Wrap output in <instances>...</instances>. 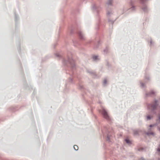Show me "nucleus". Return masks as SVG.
<instances>
[{"label": "nucleus", "mask_w": 160, "mask_h": 160, "mask_svg": "<svg viewBox=\"0 0 160 160\" xmlns=\"http://www.w3.org/2000/svg\"><path fill=\"white\" fill-rule=\"evenodd\" d=\"M153 133L152 132H150V133H149V132H148V133H147V134L148 135H150V134H153Z\"/></svg>", "instance_id": "nucleus-7"}, {"label": "nucleus", "mask_w": 160, "mask_h": 160, "mask_svg": "<svg viewBox=\"0 0 160 160\" xmlns=\"http://www.w3.org/2000/svg\"><path fill=\"white\" fill-rule=\"evenodd\" d=\"M125 141H126V142L128 143H130V141L128 139H126L125 140Z\"/></svg>", "instance_id": "nucleus-6"}, {"label": "nucleus", "mask_w": 160, "mask_h": 160, "mask_svg": "<svg viewBox=\"0 0 160 160\" xmlns=\"http://www.w3.org/2000/svg\"><path fill=\"white\" fill-rule=\"evenodd\" d=\"M152 126H153V125H150V127H152Z\"/></svg>", "instance_id": "nucleus-11"}, {"label": "nucleus", "mask_w": 160, "mask_h": 160, "mask_svg": "<svg viewBox=\"0 0 160 160\" xmlns=\"http://www.w3.org/2000/svg\"><path fill=\"white\" fill-rule=\"evenodd\" d=\"M159 130L160 131V129H159Z\"/></svg>", "instance_id": "nucleus-13"}, {"label": "nucleus", "mask_w": 160, "mask_h": 160, "mask_svg": "<svg viewBox=\"0 0 160 160\" xmlns=\"http://www.w3.org/2000/svg\"><path fill=\"white\" fill-rule=\"evenodd\" d=\"M102 113L105 118L107 119H108L109 117L107 113V112L105 109H102Z\"/></svg>", "instance_id": "nucleus-1"}, {"label": "nucleus", "mask_w": 160, "mask_h": 160, "mask_svg": "<svg viewBox=\"0 0 160 160\" xmlns=\"http://www.w3.org/2000/svg\"><path fill=\"white\" fill-rule=\"evenodd\" d=\"M157 151L158 153L160 154V145H159V147L157 149Z\"/></svg>", "instance_id": "nucleus-5"}, {"label": "nucleus", "mask_w": 160, "mask_h": 160, "mask_svg": "<svg viewBox=\"0 0 160 160\" xmlns=\"http://www.w3.org/2000/svg\"><path fill=\"white\" fill-rule=\"evenodd\" d=\"M139 160H144V159L142 158H141V159H140Z\"/></svg>", "instance_id": "nucleus-10"}, {"label": "nucleus", "mask_w": 160, "mask_h": 160, "mask_svg": "<svg viewBox=\"0 0 160 160\" xmlns=\"http://www.w3.org/2000/svg\"><path fill=\"white\" fill-rule=\"evenodd\" d=\"M103 82L104 84H105L107 83V80H104L103 81Z\"/></svg>", "instance_id": "nucleus-9"}, {"label": "nucleus", "mask_w": 160, "mask_h": 160, "mask_svg": "<svg viewBox=\"0 0 160 160\" xmlns=\"http://www.w3.org/2000/svg\"><path fill=\"white\" fill-rule=\"evenodd\" d=\"M92 58L94 60H96L98 58V56H93Z\"/></svg>", "instance_id": "nucleus-4"}, {"label": "nucleus", "mask_w": 160, "mask_h": 160, "mask_svg": "<svg viewBox=\"0 0 160 160\" xmlns=\"http://www.w3.org/2000/svg\"><path fill=\"white\" fill-rule=\"evenodd\" d=\"M157 101H155V103L154 105H150L148 106V108L150 109H155L157 105Z\"/></svg>", "instance_id": "nucleus-2"}, {"label": "nucleus", "mask_w": 160, "mask_h": 160, "mask_svg": "<svg viewBox=\"0 0 160 160\" xmlns=\"http://www.w3.org/2000/svg\"><path fill=\"white\" fill-rule=\"evenodd\" d=\"M111 4V3H110H110H109V2H108V4Z\"/></svg>", "instance_id": "nucleus-12"}, {"label": "nucleus", "mask_w": 160, "mask_h": 160, "mask_svg": "<svg viewBox=\"0 0 160 160\" xmlns=\"http://www.w3.org/2000/svg\"><path fill=\"white\" fill-rule=\"evenodd\" d=\"M73 148H74V149H75V150H77L78 149V147L77 145H74Z\"/></svg>", "instance_id": "nucleus-3"}, {"label": "nucleus", "mask_w": 160, "mask_h": 160, "mask_svg": "<svg viewBox=\"0 0 160 160\" xmlns=\"http://www.w3.org/2000/svg\"><path fill=\"white\" fill-rule=\"evenodd\" d=\"M147 118L148 120L150 119L151 118L150 116H148L147 117Z\"/></svg>", "instance_id": "nucleus-8"}]
</instances>
